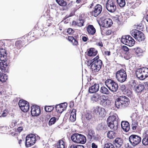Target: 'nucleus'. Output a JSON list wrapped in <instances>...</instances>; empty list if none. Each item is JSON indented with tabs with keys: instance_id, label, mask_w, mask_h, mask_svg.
<instances>
[{
	"instance_id": "6e6552de",
	"label": "nucleus",
	"mask_w": 148,
	"mask_h": 148,
	"mask_svg": "<svg viewBox=\"0 0 148 148\" xmlns=\"http://www.w3.org/2000/svg\"><path fill=\"white\" fill-rule=\"evenodd\" d=\"M36 141V136L35 134H30L26 138L25 146L27 147H30L33 145Z\"/></svg>"
},
{
	"instance_id": "20e7f679",
	"label": "nucleus",
	"mask_w": 148,
	"mask_h": 148,
	"mask_svg": "<svg viewBox=\"0 0 148 148\" xmlns=\"http://www.w3.org/2000/svg\"><path fill=\"white\" fill-rule=\"evenodd\" d=\"M99 57L97 56L93 59L92 64L90 66L92 70L95 72H98L100 69L102 64V61L99 59Z\"/></svg>"
},
{
	"instance_id": "423d86ee",
	"label": "nucleus",
	"mask_w": 148,
	"mask_h": 148,
	"mask_svg": "<svg viewBox=\"0 0 148 148\" xmlns=\"http://www.w3.org/2000/svg\"><path fill=\"white\" fill-rule=\"evenodd\" d=\"M131 34L137 41L140 42L145 39V36L143 33L138 30L135 29L131 31Z\"/></svg>"
},
{
	"instance_id": "a19ab883",
	"label": "nucleus",
	"mask_w": 148,
	"mask_h": 148,
	"mask_svg": "<svg viewBox=\"0 0 148 148\" xmlns=\"http://www.w3.org/2000/svg\"><path fill=\"white\" fill-rule=\"evenodd\" d=\"M57 120L56 118L55 117H52L49 120L48 124L49 126L54 124Z\"/></svg>"
},
{
	"instance_id": "f8f14e48",
	"label": "nucleus",
	"mask_w": 148,
	"mask_h": 148,
	"mask_svg": "<svg viewBox=\"0 0 148 148\" xmlns=\"http://www.w3.org/2000/svg\"><path fill=\"white\" fill-rule=\"evenodd\" d=\"M106 8L109 12L113 13L115 11L116 6L115 3L112 0H108L106 3Z\"/></svg>"
},
{
	"instance_id": "0e129e2a",
	"label": "nucleus",
	"mask_w": 148,
	"mask_h": 148,
	"mask_svg": "<svg viewBox=\"0 0 148 148\" xmlns=\"http://www.w3.org/2000/svg\"><path fill=\"white\" fill-rule=\"evenodd\" d=\"M97 45L99 46L100 47H102L103 46L102 42L100 41L97 43Z\"/></svg>"
},
{
	"instance_id": "cd10ccee",
	"label": "nucleus",
	"mask_w": 148,
	"mask_h": 148,
	"mask_svg": "<svg viewBox=\"0 0 148 148\" xmlns=\"http://www.w3.org/2000/svg\"><path fill=\"white\" fill-rule=\"evenodd\" d=\"M97 51L94 48H90L88 51L87 55L90 56H95L96 55Z\"/></svg>"
},
{
	"instance_id": "bf43d9fd",
	"label": "nucleus",
	"mask_w": 148,
	"mask_h": 148,
	"mask_svg": "<svg viewBox=\"0 0 148 148\" xmlns=\"http://www.w3.org/2000/svg\"><path fill=\"white\" fill-rule=\"evenodd\" d=\"M94 139L96 141L99 140L100 139V137L99 136H96L94 137Z\"/></svg>"
},
{
	"instance_id": "412c9836",
	"label": "nucleus",
	"mask_w": 148,
	"mask_h": 148,
	"mask_svg": "<svg viewBox=\"0 0 148 148\" xmlns=\"http://www.w3.org/2000/svg\"><path fill=\"white\" fill-rule=\"evenodd\" d=\"M121 125L123 130L126 132H128L130 130V125L129 123L125 121L121 122Z\"/></svg>"
},
{
	"instance_id": "9b49d317",
	"label": "nucleus",
	"mask_w": 148,
	"mask_h": 148,
	"mask_svg": "<svg viewBox=\"0 0 148 148\" xmlns=\"http://www.w3.org/2000/svg\"><path fill=\"white\" fill-rule=\"evenodd\" d=\"M18 104L21 109L23 112H26L28 111L29 106V103L27 101L23 100H20Z\"/></svg>"
},
{
	"instance_id": "2f4dec72",
	"label": "nucleus",
	"mask_w": 148,
	"mask_h": 148,
	"mask_svg": "<svg viewBox=\"0 0 148 148\" xmlns=\"http://www.w3.org/2000/svg\"><path fill=\"white\" fill-rule=\"evenodd\" d=\"M86 137L84 135L80 134L78 143L84 144L86 143Z\"/></svg>"
},
{
	"instance_id": "6ab92c4d",
	"label": "nucleus",
	"mask_w": 148,
	"mask_h": 148,
	"mask_svg": "<svg viewBox=\"0 0 148 148\" xmlns=\"http://www.w3.org/2000/svg\"><path fill=\"white\" fill-rule=\"evenodd\" d=\"M103 26L106 27H110L113 24L112 20L109 18H107L102 21Z\"/></svg>"
},
{
	"instance_id": "c03bdc74",
	"label": "nucleus",
	"mask_w": 148,
	"mask_h": 148,
	"mask_svg": "<svg viewBox=\"0 0 148 148\" xmlns=\"http://www.w3.org/2000/svg\"><path fill=\"white\" fill-rule=\"evenodd\" d=\"M53 109V107L52 106H45V109L47 112H51Z\"/></svg>"
},
{
	"instance_id": "c85d7f7f",
	"label": "nucleus",
	"mask_w": 148,
	"mask_h": 148,
	"mask_svg": "<svg viewBox=\"0 0 148 148\" xmlns=\"http://www.w3.org/2000/svg\"><path fill=\"white\" fill-rule=\"evenodd\" d=\"M84 20L82 19H79L77 20V21H73V25H77L79 27H81L84 25Z\"/></svg>"
},
{
	"instance_id": "e433bc0d",
	"label": "nucleus",
	"mask_w": 148,
	"mask_h": 148,
	"mask_svg": "<svg viewBox=\"0 0 148 148\" xmlns=\"http://www.w3.org/2000/svg\"><path fill=\"white\" fill-rule=\"evenodd\" d=\"M64 141L59 140L57 143V148H65Z\"/></svg>"
},
{
	"instance_id": "aec40b11",
	"label": "nucleus",
	"mask_w": 148,
	"mask_h": 148,
	"mask_svg": "<svg viewBox=\"0 0 148 148\" xmlns=\"http://www.w3.org/2000/svg\"><path fill=\"white\" fill-rule=\"evenodd\" d=\"M99 84L95 83L93 85L89 87L88 91L90 93H95L99 90Z\"/></svg>"
},
{
	"instance_id": "39448f33",
	"label": "nucleus",
	"mask_w": 148,
	"mask_h": 148,
	"mask_svg": "<svg viewBox=\"0 0 148 148\" xmlns=\"http://www.w3.org/2000/svg\"><path fill=\"white\" fill-rule=\"evenodd\" d=\"M105 84L110 90L112 92H116L118 89V86L117 83L111 79H107L106 80Z\"/></svg>"
},
{
	"instance_id": "c9c22d12",
	"label": "nucleus",
	"mask_w": 148,
	"mask_h": 148,
	"mask_svg": "<svg viewBox=\"0 0 148 148\" xmlns=\"http://www.w3.org/2000/svg\"><path fill=\"white\" fill-rule=\"evenodd\" d=\"M7 79V76L5 74L0 72V81L2 82H5Z\"/></svg>"
},
{
	"instance_id": "72a5a7b5",
	"label": "nucleus",
	"mask_w": 148,
	"mask_h": 148,
	"mask_svg": "<svg viewBox=\"0 0 148 148\" xmlns=\"http://www.w3.org/2000/svg\"><path fill=\"white\" fill-rule=\"evenodd\" d=\"M94 134V131L91 129L88 130V134L87 136V138L90 141H91L92 137L93 136V134Z\"/></svg>"
},
{
	"instance_id": "79ce46f5",
	"label": "nucleus",
	"mask_w": 148,
	"mask_h": 148,
	"mask_svg": "<svg viewBox=\"0 0 148 148\" xmlns=\"http://www.w3.org/2000/svg\"><path fill=\"white\" fill-rule=\"evenodd\" d=\"M104 148H115V147L112 144L108 143L105 144Z\"/></svg>"
},
{
	"instance_id": "f704fd0d",
	"label": "nucleus",
	"mask_w": 148,
	"mask_h": 148,
	"mask_svg": "<svg viewBox=\"0 0 148 148\" xmlns=\"http://www.w3.org/2000/svg\"><path fill=\"white\" fill-rule=\"evenodd\" d=\"M76 113L75 110H72L71 113V115L69 118V120L73 122L76 120Z\"/></svg>"
},
{
	"instance_id": "c756f323",
	"label": "nucleus",
	"mask_w": 148,
	"mask_h": 148,
	"mask_svg": "<svg viewBox=\"0 0 148 148\" xmlns=\"http://www.w3.org/2000/svg\"><path fill=\"white\" fill-rule=\"evenodd\" d=\"M79 134L75 133L72 135L71 137L72 141L75 143H78Z\"/></svg>"
},
{
	"instance_id": "864d4df0",
	"label": "nucleus",
	"mask_w": 148,
	"mask_h": 148,
	"mask_svg": "<svg viewBox=\"0 0 148 148\" xmlns=\"http://www.w3.org/2000/svg\"><path fill=\"white\" fill-rule=\"evenodd\" d=\"M122 49L125 51L127 52L129 50L128 48L125 46H123L122 47Z\"/></svg>"
},
{
	"instance_id": "4468645a",
	"label": "nucleus",
	"mask_w": 148,
	"mask_h": 148,
	"mask_svg": "<svg viewBox=\"0 0 148 148\" xmlns=\"http://www.w3.org/2000/svg\"><path fill=\"white\" fill-rule=\"evenodd\" d=\"M102 7L99 5L97 4L95 6L92 12V15L95 17H97L101 13L102 10Z\"/></svg>"
},
{
	"instance_id": "9d476101",
	"label": "nucleus",
	"mask_w": 148,
	"mask_h": 148,
	"mask_svg": "<svg viewBox=\"0 0 148 148\" xmlns=\"http://www.w3.org/2000/svg\"><path fill=\"white\" fill-rule=\"evenodd\" d=\"M129 139L130 143L133 146L139 144L141 141V138L140 136L134 134H132L130 136Z\"/></svg>"
},
{
	"instance_id": "13d9d810",
	"label": "nucleus",
	"mask_w": 148,
	"mask_h": 148,
	"mask_svg": "<svg viewBox=\"0 0 148 148\" xmlns=\"http://www.w3.org/2000/svg\"><path fill=\"white\" fill-rule=\"evenodd\" d=\"M68 40L71 42L72 41V40L74 39V38L72 36H68Z\"/></svg>"
},
{
	"instance_id": "de8ad7c7",
	"label": "nucleus",
	"mask_w": 148,
	"mask_h": 148,
	"mask_svg": "<svg viewBox=\"0 0 148 148\" xmlns=\"http://www.w3.org/2000/svg\"><path fill=\"white\" fill-rule=\"evenodd\" d=\"M147 137L146 135L145 137L142 140V143L144 145H148V138Z\"/></svg>"
},
{
	"instance_id": "58836bf2",
	"label": "nucleus",
	"mask_w": 148,
	"mask_h": 148,
	"mask_svg": "<svg viewBox=\"0 0 148 148\" xmlns=\"http://www.w3.org/2000/svg\"><path fill=\"white\" fill-rule=\"evenodd\" d=\"M108 137L110 139H112L115 137V134L113 131H109L107 134Z\"/></svg>"
},
{
	"instance_id": "0eeeda50",
	"label": "nucleus",
	"mask_w": 148,
	"mask_h": 148,
	"mask_svg": "<svg viewBox=\"0 0 148 148\" xmlns=\"http://www.w3.org/2000/svg\"><path fill=\"white\" fill-rule=\"evenodd\" d=\"M127 76L125 71L123 69L118 71L116 73V79L121 83H123L126 80Z\"/></svg>"
},
{
	"instance_id": "f257e3e1",
	"label": "nucleus",
	"mask_w": 148,
	"mask_h": 148,
	"mask_svg": "<svg viewBox=\"0 0 148 148\" xmlns=\"http://www.w3.org/2000/svg\"><path fill=\"white\" fill-rule=\"evenodd\" d=\"M130 103V101L128 98L125 96H122L116 99L115 106L118 108H125L129 105Z\"/></svg>"
},
{
	"instance_id": "393cba45",
	"label": "nucleus",
	"mask_w": 148,
	"mask_h": 148,
	"mask_svg": "<svg viewBox=\"0 0 148 148\" xmlns=\"http://www.w3.org/2000/svg\"><path fill=\"white\" fill-rule=\"evenodd\" d=\"M108 125L110 128L114 131L116 130L118 128V122L114 121L113 123H108Z\"/></svg>"
},
{
	"instance_id": "4c0bfd02",
	"label": "nucleus",
	"mask_w": 148,
	"mask_h": 148,
	"mask_svg": "<svg viewBox=\"0 0 148 148\" xmlns=\"http://www.w3.org/2000/svg\"><path fill=\"white\" fill-rule=\"evenodd\" d=\"M116 2L118 5L121 7H124L126 3L125 0H116Z\"/></svg>"
},
{
	"instance_id": "f3484780",
	"label": "nucleus",
	"mask_w": 148,
	"mask_h": 148,
	"mask_svg": "<svg viewBox=\"0 0 148 148\" xmlns=\"http://www.w3.org/2000/svg\"><path fill=\"white\" fill-rule=\"evenodd\" d=\"M66 103H62L60 104L56 105V111L59 113L61 114L63 111L65 110L67 106Z\"/></svg>"
},
{
	"instance_id": "1a4fd4ad",
	"label": "nucleus",
	"mask_w": 148,
	"mask_h": 148,
	"mask_svg": "<svg viewBox=\"0 0 148 148\" xmlns=\"http://www.w3.org/2000/svg\"><path fill=\"white\" fill-rule=\"evenodd\" d=\"M121 41L123 44L130 47L132 46L135 44V40L130 35L123 36Z\"/></svg>"
},
{
	"instance_id": "603ef678",
	"label": "nucleus",
	"mask_w": 148,
	"mask_h": 148,
	"mask_svg": "<svg viewBox=\"0 0 148 148\" xmlns=\"http://www.w3.org/2000/svg\"><path fill=\"white\" fill-rule=\"evenodd\" d=\"M85 117L87 120H89L92 117L91 115L89 113H87L86 114Z\"/></svg>"
},
{
	"instance_id": "49530a36",
	"label": "nucleus",
	"mask_w": 148,
	"mask_h": 148,
	"mask_svg": "<svg viewBox=\"0 0 148 148\" xmlns=\"http://www.w3.org/2000/svg\"><path fill=\"white\" fill-rule=\"evenodd\" d=\"M51 17H49V18L47 20L46 26H45V27H47V26L49 27L50 26L51 24L52 23L53 20H51Z\"/></svg>"
},
{
	"instance_id": "4d7b16f0",
	"label": "nucleus",
	"mask_w": 148,
	"mask_h": 148,
	"mask_svg": "<svg viewBox=\"0 0 148 148\" xmlns=\"http://www.w3.org/2000/svg\"><path fill=\"white\" fill-rule=\"evenodd\" d=\"M88 39V37L86 36H82V40L84 42L87 41Z\"/></svg>"
},
{
	"instance_id": "09e8293b",
	"label": "nucleus",
	"mask_w": 148,
	"mask_h": 148,
	"mask_svg": "<svg viewBox=\"0 0 148 148\" xmlns=\"http://www.w3.org/2000/svg\"><path fill=\"white\" fill-rule=\"evenodd\" d=\"M71 42H72L73 45L77 46L78 45V42L77 40L74 38Z\"/></svg>"
},
{
	"instance_id": "2eb2a0df",
	"label": "nucleus",
	"mask_w": 148,
	"mask_h": 148,
	"mask_svg": "<svg viewBox=\"0 0 148 148\" xmlns=\"http://www.w3.org/2000/svg\"><path fill=\"white\" fill-rule=\"evenodd\" d=\"M31 112L33 116H38L40 113V107L37 105H33L31 107Z\"/></svg>"
},
{
	"instance_id": "5701e85b",
	"label": "nucleus",
	"mask_w": 148,
	"mask_h": 148,
	"mask_svg": "<svg viewBox=\"0 0 148 148\" xmlns=\"http://www.w3.org/2000/svg\"><path fill=\"white\" fill-rule=\"evenodd\" d=\"M86 30L88 34L90 35H93L96 32V29L92 25H88L86 27Z\"/></svg>"
},
{
	"instance_id": "69168bd1",
	"label": "nucleus",
	"mask_w": 148,
	"mask_h": 148,
	"mask_svg": "<svg viewBox=\"0 0 148 148\" xmlns=\"http://www.w3.org/2000/svg\"><path fill=\"white\" fill-rule=\"evenodd\" d=\"M8 114L7 112H4L2 114V116L3 117L6 116Z\"/></svg>"
},
{
	"instance_id": "338daca9",
	"label": "nucleus",
	"mask_w": 148,
	"mask_h": 148,
	"mask_svg": "<svg viewBox=\"0 0 148 148\" xmlns=\"http://www.w3.org/2000/svg\"><path fill=\"white\" fill-rule=\"evenodd\" d=\"M76 148H84V147L83 145H77V146Z\"/></svg>"
},
{
	"instance_id": "bb28decb",
	"label": "nucleus",
	"mask_w": 148,
	"mask_h": 148,
	"mask_svg": "<svg viewBox=\"0 0 148 148\" xmlns=\"http://www.w3.org/2000/svg\"><path fill=\"white\" fill-rule=\"evenodd\" d=\"M117 116L116 115H113L109 116L107 119L108 123H113L114 121H118Z\"/></svg>"
},
{
	"instance_id": "7c9ffc66",
	"label": "nucleus",
	"mask_w": 148,
	"mask_h": 148,
	"mask_svg": "<svg viewBox=\"0 0 148 148\" xmlns=\"http://www.w3.org/2000/svg\"><path fill=\"white\" fill-rule=\"evenodd\" d=\"M106 125L103 123L99 124L97 127L96 129L98 131H102L106 129Z\"/></svg>"
},
{
	"instance_id": "ea45409f",
	"label": "nucleus",
	"mask_w": 148,
	"mask_h": 148,
	"mask_svg": "<svg viewBox=\"0 0 148 148\" xmlns=\"http://www.w3.org/2000/svg\"><path fill=\"white\" fill-rule=\"evenodd\" d=\"M57 3L61 6H64L66 5V2L64 0H56Z\"/></svg>"
},
{
	"instance_id": "7ed1b4c3",
	"label": "nucleus",
	"mask_w": 148,
	"mask_h": 148,
	"mask_svg": "<svg viewBox=\"0 0 148 148\" xmlns=\"http://www.w3.org/2000/svg\"><path fill=\"white\" fill-rule=\"evenodd\" d=\"M136 74L140 80H144L148 77V68L143 67L138 69L136 71Z\"/></svg>"
},
{
	"instance_id": "37998d69",
	"label": "nucleus",
	"mask_w": 148,
	"mask_h": 148,
	"mask_svg": "<svg viewBox=\"0 0 148 148\" xmlns=\"http://www.w3.org/2000/svg\"><path fill=\"white\" fill-rule=\"evenodd\" d=\"M21 40H18L15 42V46L18 49H20L22 46Z\"/></svg>"
},
{
	"instance_id": "a18cd8bd",
	"label": "nucleus",
	"mask_w": 148,
	"mask_h": 148,
	"mask_svg": "<svg viewBox=\"0 0 148 148\" xmlns=\"http://www.w3.org/2000/svg\"><path fill=\"white\" fill-rule=\"evenodd\" d=\"M136 53L137 54L140 55L142 53L143 51L142 50L140 47H138L134 49Z\"/></svg>"
},
{
	"instance_id": "e2e57ef3",
	"label": "nucleus",
	"mask_w": 148,
	"mask_h": 148,
	"mask_svg": "<svg viewBox=\"0 0 148 148\" xmlns=\"http://www.w3.org/2000/svg\"><path fill=\"white\" fill-rule=\"evenodd\" d=\"M104 53L106 55L109 56L110 55V51H106L104 52Z\"/></svg>"
},
{
	"instance_id": "6e6d98bb",
	"label": "nucleus",
	"mask_w": 148,
	"mask_h": 148,
	"mask_svg": "<svg viewBox=\"0 0 148 148\" xmlns=\"http://www.w3.org/2000/svg\"><path fill=\"white\" fill-rule=\"evenodd\" d=\"M93 61V59L91 60L88 61L87 63V65L88 66H90V65L91 66L92 65V62Z\"/></svg>"
},
{
	"instance_id": "ddd939ff",
	"label": "nucleus",
	"mask_w": 148,
	"mask_h": 148,
	"mask_svg": "<svg viewBox=\"0 0 148 148\" xmlns=\"http://www.w3.org/2000/svg\"><path fill=\"white\" fill-rule=\"evenodd\" d=\"M94 112L98 115L99 116L104 117L106 114V112L104 108L100 107L97 106L93 110Z\"/></svg>"
},
{
	"instance_id": "680f3d73",
	"label": "nucleus",
	"mask_w": 148,
	"mask_h": 148,
	"mask_svg": "<svg viewBox=\"0 0 148 148\" xmlns=\"http://www.w3.org/2000/svg\"><path fill=\"white\" fill-rule=\"evenodd\" d=\"M126 88V86L124 85H122L121 86V90H123Z\"/></svg>"
},
{
	"instance_id": "a211bd4d",
	"label": "nucleus",
	"mask_w": 148,
	"mask_h": 148,
	"mask_svg": "<svg viewBox=\"0 0 148 148\" xmlns=\"http://www.w3.org/2000/svg\"><path fill=\"white\" fill-rule=\"evenodd\" d=\"M110 100L108 99L104 95L100 101V104L104 107L109 106L110 104Z\"/></svg>"
},
{
	"instance_id": "3c124183",
	"label": "nucleus",
	"mask_w": 148,
	"mask_h": 148,
	"mask_svg": "<svg viewBox=\"0 0 148 148\" xmlns=\"http://www.w3.org/2000/svg\"><path fill=\"white\" fill-rule=\"evenodd\" d=\"M125 94L127 96L130 97H131L132 95V93L130 90L127 91Z\"/></svg>"
},
{
	"instance_id": "4be33fe9",
	"label": "nucleus",
	"mask_w": 148,
	"mask_h": 148,
	"mask_svg": "<svg viewBox=\"0 0 148 148\" xmlns=\"http://www.w3.org/2000/svg\"><path fill=\"white\" fill-rule=\"evenodd\" d=\"M135 90L136 93H139L143 92L145 90L143 83L137 85L135 87Z\"/></svg>"
},
{
	"instance_id": "a878e982",
	"label": "nucleus",
	"mask_w": 148,
	"mask_h": 148,
	"mask_svg": "<svg viewBox=\"0 0 148 148\" xmlns=\"http://www.w3.org/2000/svg\"><path fill=\"white\" fill-rule=\"evenodd\" d=\"M123 140L122 139L119 138H116L114 140V144L117 148H119L122 145Z\"/></svg>"
},
{
	"instance_id": "8fccbe9b",
	"label": "nucleus",
	"mask_w": 148,
	"mask_h": 148,
	"mask_svg": "<svg viewBox=\"0 0 148 148\" xmlns=\"http://www.w3.org/2000/svg\"><path fill=\"white\" fill-rule=\"evenodd\" d=\"M67 32L69 34H72L74 32V30L72 28H69L67 29Z\"/></svg>"
},
{
	"instance_id": "052dcab7",
	"label": "nucleus",
	"mask_w": 148,
	"mask_h": 148,
	"mask_svg": "<svg viewBox=\"0 0 148 148\" xmlns=\"http://www.w3.org/2000/svg\"><path fill=\"white\" fill-rule=\"evenodd\" d=\"M92 147V148H97V146L94 143H92L91 145Z\"/></svg>"
},
{
	"instance_id": "b1692460",
	"label": "nucleus",
	"mask_w": 148,
	"mask_h": 148,
	"mask_svg": "<svg viewBox=\"0 0 148 148\" xmlns=\"http://www.w3.org/2000/svg\"><path fill=\"white\" fill-rule=\"evenodd\" d=\"M103 95L99 94L98 93H96L92 96L91 97V99L92 101L95 102L98 101L99 100H101Z\"/></svg>"
},
{
	"instance_id": "473e14b6",
	"label": "nucleus",
	"mask_w": 148,
	"mask_h": 148,
	"mask_svg": "<svg viewBox=\"0 0 148 148\" xmlns=\"http://www.w3.org/2000/svg\"><path fill=\"white\" fill-rule=\"evenodd\" d=\"M100 91L101 93L105 95H108L110 93V90L104 86L101 87Z\"/></svg>"
},
{
	"instance_id": "5fc2aeb1",
	"label": "nucleus",
	"mask_w": 148,
	"mask_h": 148,
	"mask_svg": "<svg viewBox=\"0 0 148 148\" xmlns=\"http://www.w3.org/2000/svg\"><path fill=\"white\" fill-rule=\"evenodd\" d=\"M143 84L145 87V90H148V82L143 83Z\"/></svg>"
},
{
	"instance_id": "f03ea898",
	"label": "nucleus",
	"mask_w": 148,
	"mask_h": 148,
	"mask_svg": "<svg viewBox=\"0 0 148 148\" xmlns=\"http://www.w3.org/2000/svg\"><path fill=\"white\" fill-rule=\"evenodd\" d=\"M7 54L5 49H0V60L4 61V62L0 63V69L4 73L7 72L8 68L5 61Z\"/></svg>"
},
{
	"instance_id": "dca6fc26",
	"label": "nucleus",
	"mask_w": 148,
	"mask_h": 148,
	"mask_svg": "<svg viewBox=\"0 0 148 148\" xmlns=\"http://www.w3.org/2000/svg\"><path fill=\"white\" fill-rule=\"evenodd\" d=\"M131 118L132 120V128L133 130H135L138 125L137 120L138 116L137 114L136 113L133 114L131 116Z\"/></svg>"
},
{
	"instance_id": "774afa93",
	"label": "nucleus",
	"mask_w": 148,
	"mask_h": 148,
	"mask_svg": "<svg viewBox=\"0 0 148 148\" xmlns=\"http://www.w3.org/2000/svg\"><path fill=\"white\" fill-rule=\"evenodd\" d=\"M76 145H72L70 146L69 148H76Z\"/></svg>"
}]
</instances>
